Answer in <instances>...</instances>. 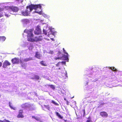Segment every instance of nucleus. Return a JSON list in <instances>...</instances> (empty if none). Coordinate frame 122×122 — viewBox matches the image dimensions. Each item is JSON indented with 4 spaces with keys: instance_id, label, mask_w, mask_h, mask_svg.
Listing matches in <instances>:
<instances>
[{
    "instance_id": "obj_1",
    "label": "nucleus",
    "mask_w": 122,
    "mask_h": 122,
    "mask_svg": "<svg viewBox=\"0 0 122 122\" xmlns=\"http://www.w3.org/2000/svg\"><path fill=\"white\" fill-rule=\"evenodd\" d=\"M41 4L34 5L31 4V11L33 9L35 10H37L38 8H39L40 9H41Z\"/></svg>"
},
{
    "instance_id": "obj_2",
    "label": "nucleus",
    "mask_w": 122,
    "mask_h": 122,
    "mask_svg": "<svg viewBox=\"0 0 122 122\" xmlns=\"http://www.w3.org/2000/svg\"><path fill=\"white\" fill-rule=\"evenodd\" d=\"M41 31L40 26L39 25H37L34 31V33L36 35H39L41 34Z\"/></svg>"
},
{
    "instance_id": "obj_3",
    "label": "nucleus",
    "mask_w": 122,
    "mask_h": 122,
    "mask_svg": "<svg viewBox=\"0 0 122 122\" xmlns=\"http://www.w3.org/2000/svg\"><path fill=\"white\" fill-rule=\"evenodd\" d=\"M27 9L24 11H22L21 12V14L23 15L26 16H27L28 14L29 11L27 10V9L29 8L30 11V5H29L28 6H27L26 7Z\"/></svg>"
},
{
    "instance_id": "obj_4",
    "label": "nucleus",
    "mask_w": 122,
    "mask_h": 122,
    "mask_svg": "<svg viewBox=\"0 0 122 122\" xmlns=\"http://www.w3.org/2000/svg\"><path fill=\"white\" fill-rule=\"evenodd\" d=\"M31 31L32 30L31 29ZM33 34L31 32V42H37L40 40V39L39 38L36 37H33Z\"/></svg>"
},
{
    "instance_id": "obj_5",
    "label": "nucleus",
    "mask_w": 122,
    "mask_h": 122,
    "mask_svg": "<svg viewBox=\"0 0 122 122\" xmlns=\"http://www.w3.org/2000/svg\"><path fill=\"white\" fill-rule=\"evenodd\" d=\"M24 32L27 33V39L28 41H30V30L25 29L24 30Z\"/></svg>"
},
{
    "instance_id": "obj_6",
    "label": "nucleus",
    "mask_w": 122,
    "mask_h": 122,
    "mask_svg": "<svg viewBox=\"0 0 122 122\" xmlns=\"http://www.w3.org/2000/svg\"><path fill=\"white\" fill-rule=\"evenodd\" d=\"M11 61L13 64H18L20 61L19 58L18 57H15L12 59Z\"/></svg>"
},
{
    "instance_id": "obj_7",
    "label": "nucleus",
    "mask_w": 122,
    "mask_h": 122,
    "mask_svg": "<svg viewBox=\"0 0 122 122\" xmlns=\"http://www.w3.org/2000/svg\"><path fill=\"white\" fill-rule=\"evenodd\" d=\"M11 63L7 60H5L3 63L2 67L4 68H6L7 66H9Z\"/></svg>"
},
{
    "instance_id": "obj_8",
    "label": "nucleus",
    "mask_w": 122,
    "mask_h": 122,
    "mask_svg": "<svg viewBox=\"0 0 122 122\" xmlns=\"http://www.w3.org/2000/svg\"><path fill=\"white\" fill-rule=\"evenodd\" d=\"M23 111L22 110H19V114L17 116L18 118H22L24 116L22 114Z\"/></svg>"
},
{
    "instance_id": "obj_9",
    "label": "nucleus",
    "mask_w": 122,
    "mask_h": 122,
    "mask_svg": "<svg viewBox=\"0 0 122 122\" xmlns=\"http://www.w3.org/2000/svg\"><path fill=\"white\" fill-rule=\"evenodd\" d=\"M10 9L14 12H17L19 9L18 7L15 6H11L10 7Z\"/></svg>"
},
{
    "instance_id": "obj_10",
    "label": "nucleus",
    "mask_w": 122,
    "mask_h": 122,
    "mask_svg": "<svg viewBox=\"0 0 122 122\" xmlns=\"http://www.w3.org/2000/svg\"><path fill=\"white\" fill-rule=\"evenodd\" d=\"M100 115L103 117H107L108 116V114L105 111L101 112L100 113Z\"/></svg>"
},
{
    "instance_id": "obj_11",
    "label": "nucleus",
    "mask_w": 122,
    "mask_h": 122,
    "mask_svg": "<svg viewBox=\"0 0 122 122\" xmlns=\"http://www.w3.org/2000/svg\"><path fill=\"white\" fill-rule=\"evenodd\" d=\"M35 57L39 59H41V55L40 53L39 52L36 51L35 52Z\"/></svg>"
},
{
    "instance_id": "obj_12",
    "label": "nucleus",
    "mask_w": 122,
    "mask_h": 122,
    "mask_svg": "<svg viewBox=\"0 0 122 122\" xmlns=\"http://www.w3.org/2000/svg\"><path fill=\"white\" fill-rule=\"evenodd\" d=\"M30 106V105L27 103H26L25 104H22L21 105V107L22 108L24 109L26 108H27L29 107Z\"/></svg>"
},
{
    "instance_id": "obj_13",
    "label": "nucleus",
    "mask_w": 122,
    "mask_h": 122,
    "mask_svg": "<svg viewBox=\"0 0 122 122\" xmlns=\"http://www.w3.org/2000/svg\"><path fill=\"white\" fill-rule=\"evenodd\" d=\"M40 64L42 66H47V65L45 63V61H42L40 62Z\"/></svg>"
},
{
    "instance_id": "obj_14",
    "label": "nucleus",
    "mask_w": 122,
    "mask_h": 122,
    "mask_svg": "<svg viewBox=\"0 0 122 122\" xmlns=\"http://www.w3.org/2000/svg\"><path fill=\"white\" fill-rule=\"evenodd\" d=\"M56 115L59 117V118L61 119H62L63 117L61 116L58 112H56Z\"/></svg>"
},
{
    "instance_id": "obj_15",
    "label": "nucleus",
    "mask_w": 122,
    "mask_h": 122,
    "mask_svg": "<svg viewBox=\"0 0 122 122\" xmlns=\"http://www.w3.org/2000/svg\"><path fill=\"white\" fill-rule=\"evenodd\" d=\"M6 38L4 36H0V41H4L6 39Z\"/></svg>"
},
{
    "instance_id": "obj_16",
    "label": "nucleus",
    "mask_w": 122,
    "mask_h": 122,
    "mask_svg": "<svg viewBox=\"0 0 122 122\" xmlns=\"http://www.w3.org/2000/svg\"><path fill=\"white\" fill-rule=\"evenodd\" d=\"M11 103L10 102H9V105L10 107L12 109H13L14 110H16V108L15 107H14L12 105H11Z\"/></svg>"
},
{
    "instance_id": "obj_17",
    "label": "nucleus",
    "mask_w": 122,
    "mask_h": 122,
    "mask_svg": "<svg viewBox=\"0 0 122 122\" xmlns=\"http://www.w3.org/2000/svg\"><path fill=\"white\" fill-rule=\"evenodd\" d=\"M22 21L24 23H27L29 22L28 20L26 19L22 20Z\"/></svg>"
},
{
    "instance_id": "obj_18",
    "label": "nucleus",
    "mask_w": 122,
    "mask_h": 122,
    "mask_svg": "<svg viewBox=\"0 0 122 122\" xmlns=\"http://www.w3.org/2000/svg\"><path fill=\"white\" fill-rule=\"evenodd\" d=\"M68 54H67L66 55H64L63 56V59L64 60H68Z\"/></svg>"
},
{
    "instance_id": "obj_19",
    "label": "nucleus",
    "mask_w": 122,
    "mask_h": 122,
    "mask_svg": "<svg viewBox=\"0 0 122 122\" xmlns=\"http://www.w3.org/2000/svg\"><path fill=\"white\" fill-rule=\"evenodd\" d=\"M32 117L34 118L37 121H40V118L39 117H35L34 116H32Z\"/></svg>"
},
{
    "instance_id": "obj_20",
    "label": "nucleus",
    "mask_w": 122,
    "mask_h": 122,
    "mask_svg": "<svg viewBox=\"0 0 122 122\" xmlns=\"http://www.w3.org/2000/svg\"><path fill=\"white\" fill-rule=\"evenodd\" d=\"M48 86H50L51 88L53 90H54L55 89V86L53 85H48Z\"/></svg>"
},
{
    "instance_id": "obj_21",
    "label": "nucleus",
    "mask_w": 122,
    "mask_h": 122,
    "mask_svg": "<svg viewBox=\"0 0 122 122\" xmlns=\"http://www.w3.org/2000/svg\"><path fill=\"white\" fill-rule=\"evenodd\" d=\"M44 107L47 109L48 110H49L50 109V107L49 106V105H44Z\"/></svg>"
},
{
    "instance_id": "obj_22",
    "label": "nucleus",
    "mask_w": 122,
    "mask_h": 122,
    "mask_svg": "<svg viewBox=\"0 0 122 122\" xmlns=\"http://www.w3.org/2000/svg\"><path fill=\"white\" fill-rule=\"evenodd\" d=\"M0 122H10L9 120H6L4 119L3 121L0 120Z\"/></svg>"
},
{
    "instance_id": "obj_23",
    "label": "nucleus",
    "mask_w": 122,
    "mask_h": 122,
    "mask_svg": "<svg viewBox=\"0 0 122 122\" xmlns=\"http://www.w3.org/2000/svg\"><path fill=\"white\" fill-rule=\"evenodd\" d=\"M32 79H35L37 80L39 79H40V77L38 75H35L34 78H32Z\"/></svg>"
},
{
    "instance_id": "obj_24",
    "label": "nucleus",
    "mask_w": 122,
    "mask_h": 122,
    "mask_svg": "<svg viewBox=\"0 0 122 122\" xmlns=\"http://www.w3.org/2000/svg\"><path fill=\"white\" fill-rule=\"evenodd\" d=\"M51 102L54 104L55 105L57 106H59V104L56 102L54 100H52L51 101Z\"/></svg>"
},
{
    "instance_id": "obj_25",
    "label": "nucleus",
    "mask_w": 122,
    "mask_h": 122,
    "mask_svg": "<svg viewBox=\"0 0 122 122\" xmlns=\"http://www.w3.org/2000/svg\"><path fill=\"white\" fill-rule=\"evenodd\" d=\"M111 69L113 71H117V70L114 67H112L111 68Z\"/></svg>"
},
{
    "instance_id": "obj_26",
    "label": "nucleus",
    "mask_w": 122,
    "mask_h": 122,
    "mask_svg": "<svg viewBox=\"0 0 122 122\" xmlns=\"http://www.w3.org/2000/svg\"><path fill=\"white\" fill-rule=\"evenodd\" d=\"M62 58L61 57H55L54 58V59L55 60H57V59H61Z\"/></svg>"
},
{
    "instance_id": "obj_27",
    "label": "nucleus",
    "mask_w": 122,
    "mask_h": 122,
    "mask_svg": "<svg viewBox=\"0 0 122 122\" xmlns=\"http://www.w3.org/2000/svg\"><path fill=\"white\" fill-rule=\"evenodd\" d=\"M43 32L46 35H47V31L46 30H45L44 29H43Z\"/></svg>"
},
{
    "instance_id": "obj_28",
    "label": "nucleus",
    "mask_w": 122,
    "mask_h": 122,
    "mask_svg": "<svg viewBox=\"0 0 122 122\" xmlns=\"http://www.w3.org/2000/svg\"><path fill=\"white\" fill-rule=\"evenodd\" d=\"M35 12L40 15H41L42 14V12L41 11H35Z\"/></svg>"
},
{
    "instance_id": "obj_29",
    "label": "nucleus",
    "mask_w": 122,
    "mask_h": 122,
    "mask_svg": "<svg viewBox=\"0 0 122 122\" xmlns=\"http://www.w3.org/2000/svg\"><path fill=\"white\" fill-rule=\"evenodd\" d=\"M82 112L83 113V116H84L85 115V109L83 110H82Z\"/></svg>"
},
{
    "instance_id": "obj_30",
    "label": "nucleus",
    "mask_w": 122,
    "mask_h": 122,
    "mask_svg": "<svg viewBox=\"0 0 122 122\" xmlns=\"http://www.w3.org/2000/svg\"><path fill=\"white\" fill-rule=\"evenodd\" d=\"M3 15L2 14V13L1 12H0V18L3 17Z\"/></svg>"
},
{
    "instance_id": "obj_31",
    "label": "nucleus",
    "mask_w": 122,
    "mask_h": 122,
    "mask_svg": "<svg viewBox=\"0 0 122 122\" xmlns=\"http://www.w3.org/2000/svg\"><path fill=\"white\" fill-rule=\"evenodd\" d=\"M63 51L64 53L65 54L68 55V53L67 52H66L64 48H63Z\"/></svg>"
},
{
    "instance_id": "obj_32",
    "label": "nucleus",
    "mask_w": 122,
    "mask_h": 122,
    "mask_svg": "<svg viewBox=\"0 0 122 122\" xmlns=\"http://www.w3.org/2000/svg\"><path fill=\"white\" fill-rule=\"evenodd\" d=\"M4 10V8H0V12H1V11H3Z\"/></svg>"
},
{
    "instance_id": "obj_33",
    "label": "nucleus",
    "mask_w": 122,
    "mask_h": 122,
    "mask_svg": "<svg viewBox=\"0 0 122 122\" xmlns=\"http://www.w3.org/2000/svg\"><path fill=\"white\" fill-rule=\"evenodd\" d=\"M86 122H92V121L91 120H87Z\"/></svg>"
},
{
    "instance_id": "obj_34",
    "label": "nucleus",
    "mask_w": 122,
    "mask_h": 122,
    "mask_svg": "<svg viewBox=\"0 0 122 122\" xmlns=\"http://www.w3.org/2000/svg\"><path fill=\"white\" fill-rule=\"evenodd\" d=\"M5 16H6L7 17H9V16L8 14H5Z\"/></svg>"
},
{
    "instance_id": "obj_35",
    "label": "nucleus",
    "mask_w": 122,
    "mask_h": 122,
    "mask_svg": "<svg viewBox=\"0 0 122 122\" xmlns=\"http://www.w3.org/2000/svg\"><path fill=\"white\" fill-rule=\"evenodd\" d=\"M2 62L0 61V67L2 66Z\"/></svg>"
},
{
    "instance_id": "obj_36",
    "label": "nucleus",
    "mask_w": 122,
    "mask_h": 122,
    "mask_svg": "<svg viewBox=\"0 0 122 122\" xmlns=\"http://www.w3.org/2000/svg\"><path fill=\"white\" fill-rule=\"evenodd\" d=\"M61 63H63V64H66V62L65 61H62Z\"/></svg>"
},
{
    "instance_id": "obj_37",
    "label": "nucleus",
    "mask_w": 122,
    "mask_h": 122,
    "mask_svg": "<svg viewBox=\"0 0 122 122\" xmlns=\"http://www.w3.org/2000/svg\"><path fill=\"white\" fill-rule=\"evenodd\" d=\"M89 120H91V117L90 116H89L87 118Z\"/></svg>"
},
{
    "instance_id": "obj_38",
    "label": "nucleus",
    "mask_w": 122,
    "mask_h": 122,
    "mask_svg": "<svg viewBox=\"0 0 122 122\" xmlns=\"http://www.w3.org/2000/svg\"><path fill=\"white\" fill-rule=\"evenodd\" d=\"M66 102H67V104L68 105L69 104V102L67 100L66 101Z\"/></svg>"
},
{
    "instance_id": "obj_39",
    "label": "nucleus",
    "mask_w": 122,
    "mask_h": 122,
    "mask_svg": "<svg viewBox=\"0 0 122 122\" xmlns=\"http://www.w3.org/2000/svg\"><path fill=\"white\" fill-rule=\"evenodd\" d=\"M59 63H60L59 62H58V63L56 65V66H58V65H59Z\"/></svg>"
},
{
    "instance_id": "obj_40",
    "label": "nucleus",
    "mask_w": 122,
    "mask_h": 122,
    "mask_svg": "<svg viewBox=\"0 0 122 122\" xmlns=\"http://www.w3.org/2000/svg\"><path fill=\"white\" fill-rule=\"evenodd\" d=\"M64 100L65 101H66L67 100L66 99V98H64Z\"/></svg>"
},
{
    "instance_id": "obj_41",
    "label": "nucleus",
    "mask_w": 122,
    "mask_h": 122,
    "mask_svg": "<svg viewBox=\"0 0 122 122\" xmlns=\"http://www.w3.org/2000/svg\"><path fill=\"white\" fill-rule=\"evenodd\" d=\"M58 52L59 53V54H61V52L60 51H58Z\"/></svg>"
},
{
    "instance_id": "obj_42",
    "label": "nucleus",
    "mask_w": 122,
    "mask_h": 122,
    "mask_svg": "<svg viewBox=\"0 0 122 122\" xmlns=\"http://www.w3.org/2000/svg\"><path fill=\"white\" fill-rule=\"evenodd\" d=\"M48 37H49V34H48Z\"/></svg>"
},
{
    "instance_id": "obj_43",
    "label": "nucleus",
    "mask_w": 122,
    "mask_h": 122,
    "mask_svg": "<svg viewBox=\"0 0 122 122\" xmlns=\"http://www.w3.org/2000/svg\"><path fill=\"white\" fill-rule=\"evenodd\" d=\"M1 95H0V97H1Z\"/></svg>"
}]
</instances>
